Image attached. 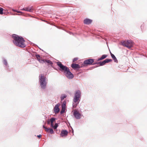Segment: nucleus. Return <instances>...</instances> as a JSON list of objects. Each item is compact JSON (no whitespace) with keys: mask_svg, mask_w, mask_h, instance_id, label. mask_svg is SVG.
I'll use <instances>...</instances> for the list:
<instances>
[{"mask_svg":"<svg viewBox=\"0 0 147 147\" xmlns=\"http://www.w3.org/2000/svg\"><path fill=\"white\" fill-rule=\"evenodd\" d=\"M13 42L16 46L21 48H24L26 46L25 41L24 38L15 34L12 35Z\"/></svg>","mask_w":147,"mask_h":147,"instance_id":"1","label":"nucleus"},{"mask_svg":"<svg viewBox=\"0 0 147 147\" xmlns=\"http://www.w3.org/2000/svg\"><path fill=\"white\" fill-rule=\"evenodd\" d=\"M57 65L63 71L66 76L69 79H72L74 77L73 74L70 71L69 69L66 66H64L61 62H58Z\"/></svg>","mask_w":147,"mask_h":147,"instance_id":"2","label":"nucleus"},{"mask_svg":"<svg viewBox=\"0 0 147 147\" xmlns=\"http://www.w3.org/2000/svg\"><path fill=\"white\" fill-rule=\"evenodd\" d=\"M81 94V92L79 90L77 91L75 93L73 102V107L74 108H76L80 100Z\"/></svg>","mask_w":147,"mask_h":147,"instance_id":"3","label":"nucleus"},{"mask_svg":"<svg viewBox=\"0 0 147 147\" xmlns=\"http://www.w3.org/2000/svg\"><path fill=\"white\" fill-rule=\"evenodd\" d=\"M39 79L41 87L43 89H45L47 85V82L44 75L43 74L40 75L39 76Z\"/></svg>","mask_w":147,"mask_h":147,"instance_id":"4","label":"nucleus"},{"mask_svg":"<svg viewBox=\"0 0 147 147\" xmlns=\"http://www.w3.org/2000/svg\"><path fill=\"white\" fill-rule=\"evenodd\" d=\"M36 56L37 60L40 63H47L48 65H52L53 64L51 61L49 60L44 59L42 57H41L39 55H36Z\"/></svg>","mask_w":147,"mask_h":147,"instance_id":"5","label":"nucleus"},{"mask_svg":"<svg viewBox=\"0 0 147 147\" xmlns=\"http://www.w3.org/2000/svg\"><path fill=\"white\" fill-rule=\"evenodd\" d=\"M122 45L129 49L131 48L133 46V43L132 41L130 40H127L122 42Z\"/></svg>","mask_w":147,"mask_h":147,"instance_id":"6","label":"nucleus"},{"mask_svg":"<svg viewBox=\"0 0 147 147\" xmlns=\"http://www.w3.org/2000/svg\"><path fill=\"white\" fill-rule=\"evenodd\" d=\"M94 62V60L93 59H90L85 60L84 63L86 65H92Z\"/></svg>","mask_w":147,"mask_h":147,"instance_id":"7","label":"nucleus"},{"mask_svg":"<svg viewBox=\"0 0 147 147\" xmlns=\"http://www.w3.org/2000/svg\"><path fill=\"white\" fill-rule=\"evenodd\" d=\"M74 117L77 119L80 118L81 114L77 110H75L74 111Z\"/></svg>","mask_w":147,"mask_h":147,"instance_id":"8","label":"nucleus"},{"mask_svg":"<svg viewBox=\"0 0 147 147\" xmlns=\"http://www.w3.org/2000/svg\"><path fill=\"white\" fill-rule=\"evenodd\" d=\"M66 102L64 101L62 105V109L61 111V113L62 114L64 112L66 108Z\"/></svg>","mask_w":147,"mask_h":147,"instance_id":"9","label":"nucleus"},{"mask_svg":"<svg viewBox=\"0 0 147 147\" xmlns=\"http://www.w3.org/2000/svg\"><path fill=\"white\" fill-rule=\"evenodd\" d=\"M60 106L59 104H57L56 105L54 108V111L55 113H58L59 111V107Z\"/></svg>","mask_w":147,"mask_h":147,"instance_id":"10","label":"nucleus"},{"mask_svg":"<svg viewBox=\"0 0 147 147\" xmlns=\"http://www.w3.org/2000/svg\"><path fill=\"white\" fill-rule=\"evenodd\" d=\"M22 10H24L27 11L32 12L33 9L31 7H26L22 9Z\"/></svg>","mask_w":147,"mask_h":147,"instance_id":"11","label":"nucleus"},{"mask_svg":"<svg viewBox=\"0 0 147 147\" xmlns=\"http://www.w3.org/2000/svg\"><path fill=\"white\" fill-rule=\"evenodd\" d=\"M68 134V132L66 130H63L61 131V137L65 136H67Z\"/></svg>","mask_w":147,"mask_h":147,"instance_id":"12","label":"nucleus"},{"mask_svg":"<svg viewBox=\"0 0 147 147\" xmlns=\"http://www.w3.org/2000/svg\"><path fill=\"white\" fill-rule=\"evenodd\" d=\"M92 20L88 19H86L84 21V23L87 24H89L92 22Z\"/></svg>","mask_w":147,"mask_h":147,"instance_id":"13","label":"nucleus"},{"mask_svg":"<svg viewBox=\"0 0 147 147\" xmlns=\"http://www.w3.org/2000/svg\"><path fill=\"white\" fill-rule=\"evenodd\" d=\"M71 67L74 69H76L77 68H79L80 67V65L78 64L73 63L71 65Z\"/></svg>","mask_w":147,"mask_h":147,"instance_id":"14","label":"nucleus"},{"mask_svg":"<svg viewBox=\"0 0 147 147\" xmlns=\"http://www.w3.org/2000/svg\"><path fill=\"white\" fill-rule=\"evenodd\" d=\"M55 119L54 118H52L50 119V122L51 123V127H53V122L55 121Z\"/></svg>","mask_w":147,"mask_h":147,"instance_id":"15","label":"nucleus"},{"mask_svg":"<svg viewBox=\"0 0 147 147\" xmlns=\"http://www.w3.org/2000/svg\"><path fill=\"white\" fill-rule=\"evenodd\" d=\"M107 56V55H103L99 58L98 59V61H100L103 59L106 58Z\"/></svg>","mask_w":147,"mask_h":147,"instance_id":"16","label":"nucleus"},{"mask_svg":"<svg viewBox=\"0 0 147 147\" xmlns=\"http://www.w3.org/2000/svg\"><path fill=\"white\" fill-rule=\"evenodd\" d=\"M110 52L111 56L112 57V58L114 60L115 62H117V60L116 58L115 55L113 54H112L111 52Z\"/></svg>","mask_w":147,"mask_h":147,"instance_id":"17","label":"nucleus"},{"mask_svg":"<svg viewBox=\"0 0 147 147\" xmlns=\"http://www.w3.org/2000/svg\"><path fill=\"white\" fill-rule=\"evenodd\" d=\"M98 65H99L100 66H102L106 64L104 60L102 62H100L97 63Z\"/></svg>","mask_w":147,"mask_h":147,"instance_id":"18","label":"nucleus"},{"mask_svg":"<svg viewBox=\"0 0 147 147\" xmlns=\"http://www.w3.org/2000/svg\"><path fill=\"white\" fill-rule=\"evenodd\" d=\"M105 63H109V62H111L112 61V60L111 59H105Z\"/></svg>","mask_w":147,"mask_h":147,"instance_id":"19","label":"nucleus"},{"mask_svg":"<svg viewBox=\"0 0 147 147\" xmlns=\"http://www.w3.org/2000/svg\"><path fill=\"white\" fill-rule=\"evenodd\" d=\"M67 97V96L65 94H63L61 96V100H63L64 98H65Z\"/></svg>","mask_w":147,"mask_h":147,"instance_id":"20","label":"nucleus"},{"mask_svg":"<svg viewBox=\"0 0 147 147\" xmlns=\"http://www.w3.org/2000/svg\"><path fill=\"white\" fill-rule=\"evenodd\" d=\"M58 125L57 124V123H56L55 124V125L54 126L53 125V127L54 129H56L57 127H58Z\"/></svg>","mask_w":147,"mask_h":147,"instance_id":"21","label":"nucleus"},{"mask_svg":"<svg viewBox=\"0 0 147 147\" xmlns=\"http://www.w3.org/2000/svg\"><path fill=\"white\" fill-rule=\"evenodd\" d=\"M3 63L5 65H7V63L6 60L4 59L3 61Z\"/></svg>","mask_w":147,"mask_h":147,"instance_id":"22","label":"nucleus"},{"mask_svg":"<svg viewBox=\"0 0 147 147\" xmlns=\"http://www.w3.org/2000/svg\"><path fill=\"white\" fill-rule=\"evenodd\" d=\"M49 131L51 134H52L53 133L54 131L53 129H52L50 128Z\"/></svg>","mask_w":147,"mask_h":147,"instance_id":"23","label":"nucleus"},{"mask_svg":"<svg viewBox=\"0 0 147 147\" xmlns=\"http://www.w3.org/2000/svg\"><path fill=\"white\" fill-rule=\"evenodd\" d=\"M3 9L2 8L0 7V14H2L3 13Z\"/></svg>","mask_w":147,"mask_h":147,"instance_id":"24","label":"nucleus"},{"mask_svg":"<svg viewBox=\"0 0 147 147\" xmlns=\"http://www.w3.org/2000/svg\"><path fill=\"white\" fill-rule=\"evenodd\" d=\"M78 59V57H76L74 58L73 60V61L74 62H75Z\"/></svg>","mask_w":147,"mask_h":147,"instance_id":"25","label":"nucleus"},{"mask_svg":"<svg viewBox=\"0 0 147 147\" xmlns=\"http://www.w3.org/2000/svg\"><path fill=\"white\" fill-rule=\"evenodd\" d=\"M50 128H47V127H46V129H45V131L47 132H48L49 131V130Z\"/></svg>","mask_w":147,"mask_h":147,"instance_id":"26","label":"nucleus"},{"mask_svg":"<svg viewBox=\"0 0 147 147\" xmlns=\"http://www.w3.org/2000/svg\"><path fill=\"white\" fill-rule=\"evenodd\" d=\"M41 136H42L41 135H40H40H38V136H37V137L38 138H41Z\"/></svg>","mask_w":147,"mask_h":147,"instance_id":"27","label":"nucleus"},{"mask_svg":"<svg viewBox=\"0 0 147 147\" xmlns=\"http://www.w3.org/2000/svg\"><path fill=\"white\" fill-rule=\"evenodd\" d=\"M50 121H47V123H48V124H50Z\"/></svg>","mask_w":147,"mask_h":147,"instance_id":"28","label":"nucleus"},{"mask_svg":"<svg viewBox=\"0 0 147 147\" xmlns=\"http://www.w3.org/2000/svg\"><path fill=\"white\" fill-rule=\"evenodd\" d=\"M43 127L44 128H45V129H46V127H45V126L44 125H43Z\"/></svg>","mask_w":147,"mask_h":147,"instance_id":"29","label":"nucleus"},{"mask_svg":"<svg viewBox=\"0 0 147 147\" xmlns=\"http://www.w3.org/2000/svg\"><path fill=\"white\" fill-rule=\"evenodd\" d=\"M17 12L18 13H21V12L20 11H17Z\"/></svg>","mask_w":147,"mask_h":147,"instance_id":"30","label":"nucleus"}]
</instances>
